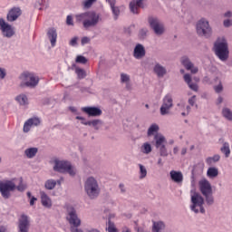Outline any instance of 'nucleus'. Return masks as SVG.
<instances>
[{
	"mask_svg": "<svg viewBox=\"0 0 232 232\" xmlns=\"http://www.w3.org/2000/svg\"><path fill=\"white\" fill-rule=\"evenodd\" d=\"M77 23H82L83 27L92 28L99 24V19L101 16L93 11L82 13L75 15Z\"/></svg>",
	"mask_w": 232,
	"mask_h": 232,
	"instance_id": "obj_1",
	"label": "nucleus"
},
{
	"mask_svg": "<svg viewBox=\"0 0 232 232\" xmlns=\"http://www.w3.org/2000/svg\"><path fill=\"white\" fill-rule=\"evenodd\" d=\"M20 88H36L39 84V77L34 72L28 71L22 72L19 75Z\"/></svg>",
	"mask_w": 232,
	"mask_h": 232,
	"instance_id": "obj_2",
	"label": "nucleus"
},
{
	"mask_svg": "<svg viewBox=\"0 0 232 232\" xmlns=\"http://www.w3.org/2000/svg\"><path fill=\"white\" fill-rule=\"evenodd\" d=\"M214 50L220 61H227V58L229 57V50L227 49V42L226 39H218L214 44Z\"/></svg>",
	"mask_w": 232,
	"mask_h": 232,
	"instance_id": "obj_3",
	"label": "nucleus"
},
{
	"mask_svg": "<svg viewBox=\"0 0 232 232\" xmlns=\"http://www.w3.org/2000/svg\"><path fill=\"white\" fill-rule=\"evenodd\" d=\"M67 220L71 225V232H82V229H79V226H81V218L77 216V212L75 208L72 207H67Z\"/></svg>",
	"mask_w": 232,
	"mask_h": 232,
	"instance_id": "obj_4",
	"label": "nucleus"
},
{
	"mask_svg": "<svg viewBox=\"0 0 232 232\" xmlns=\"http://www.w3.org/2000/svg\"><path fill=\"white\" fill-rule=\"evenodd\" d=\"M85 193L91 198H97L99 197L100 189L97 180L93 178H88L84 185Z\"/></svg>",
	"mask_w": 232,
	"mask_h": 232,
	"instance_id": "obj_5",
	"label": "nucleus"
},
{
	"mask_svg": "<svg viewBox=\"0 0 232 232\" xmlns=\"http://www.w3.org/2000/svg\"><path fill=\"white\" fill-rule=\"evenodd\" d=\"M191 210L194 211V213H198V209L197 208H199L200 213H206V209H204V198L195 190H191Z\"/></svg>",
	"mask_w": 232,
	"mask_h": 232,
	"instance_id": "obj_6",
	"label": "nucleus"
},
{
	"mask_svg": "<svg viewBox=\"0 0 232 232\" xmlns=\"http://www.w3.org/2000/svg\"><path fill=\"white\" fill-rule=\"evenodd\" d=\"M12 191H15V182L14 180H6L0 182V193L5 200L12 197Z\"/></svg>",
	"mask_w": 232,
	"mask_h": 232,
	"instance_id": "obj_7",
	"label": "nucleus"
},
{
	"mask_svg": "<svg viewBox=\"0 0 232 232\" xmlns=\"http://www.w3.org/2000/svg\"><path fill=\"white\" fill-rule=\"evenodd\" d=\"M197 33L203 37H209L211 35V27L209 26V22L202 18L197 24Z\"/></svg>",
	"mask_w": 232,
	"mask_h": 232,
	"instance_id": "obj_8",
	"label": "nucleus"
},
{
	"mask_svg": "<svg viewBox=\"0 0 232 232\" xmlns=\"http://www.w3.org/2000/svg\"><path fill=\"white\" fill-rule=\"evenodd\" d=\"M30 231V217L25 214L21 215L18 219V232H29Z\"/></svg>",
	"mask_w": 232,
	"mask_h": 232,
	"instance_id": "obj_9",
	"label": "nucleus"
},
{
	"mask_svg": "<svg viewBox=\"0 0 232 232\" xmlns=\"http://www.w3.org/2000/svg\"><path fill=\"white\" fill-rule=\"evenodd\" d=\"M41 124V118L39 117H32L29 118L24 123L23 127L24 133H28L32 128H35Z\"/></svg>",
	"mask_w": 232,
	"mask_h": 232,
	"instance_id": "obj_10",
	"label": "nucleus"
},
{
	"mask_svg": "<svg viewBox=\"0 0 232 232\" xmlns=\"http://www.w3.org/2000/svg\"><path fill=\"white\" fill-rule=\"evenodd\" d=\"M173 108V99L170 95H167L163 99V104L160 107L161 115H168L169 113V110Z\"/></svg>",
	"mask_w": 232,
	"mask_h": 232,
	"instance_id": "obj_11",
	"label": "nucleus"
},
{
	"mask_svg": "<svg viewBox=\"0 0 232 232\" xmlns=\"http://www.w3.org/2000/svg\"><path fill=\"white\" fill-rule=\"evenodd\" d=\"M150 27L154 30L157 35H161L164 34V25L157 18L149 19Z\"/></svg>",
	"mask_w": 232,
	"mask_h": 232,
	"instance_id": "obj_12",
	"label": "nucleus"
},
{
	"mask_svg": "<svg viewBox=\"0 0 232 232\" xmlns=\"http://www.w3.org/2000/svg\"><path fill=\"white\" fill-rule=\"evenodd\" d=\"M59 171L63 173H69L71 177L75 175V169L72 166V164L68 161H59Z\"/></svg>",
	"mask_w": 232,
	"mask_h": 232,
	"instance_id": "obj_13",
	"label": "nucleus"
},
{
	"mask_svg": "<svg viewBox=\"0 0 232 232\" xmlns=\"http://www.w3.org/2000/svg\"><path fill=\"white\" fill-rule=\"evenodd\" d=\"M199 191L202 195H213V188H211V183L208 179H201L198 182Z\"/></svg>",
	"mask_w": 232,
	"mask_h": 232,
	"instance_id": "obj_14",
	"label": "nucleus"
},
{
	"mask_svg": "<svg viewBox=\"0 0 232 232\" xmlns=\"http://www.w3.org/2000/svg\"><path fill=\"white\" fill-rule=\"evenodd\" d=\"M0 30H2L5 37L10 38L14 36V29H12V25L5 22V19L3 18H0Z\"/></svg>",
	"mask_w": 232,
	"mask_h": 232,
	"instance_id": "obj_15",
	"label": "nucleus"
},
{
	"mask_svg": "<svg viewBox=\"0 0 232 232\" xmlns=\"http://www.w3.org/2000/svg\"><path fill=\"white\" fill-rule=\"evenodd\" d=\"M47 41L51 43L52 48H55L57 44V29L51 27L47 31Z\"/></svg>",
	"mask_w": 232,
	"mask_h": 232,
	"instance_id": "obj_16",
	"label": "nucleus"
},
{
	"mask_svg": "<svg viewBox=\"0 0 232 232\" xmlns=\"http://www.w3.org/2000/svg\"><path fill=\"white\" fill-rule=\"evenodd\" d=\"M82 111L87 113L89 117H99L102 115V111L97 107H83L82 108Z\"/></svg>",
	"mask_w": 232,
	"mask_h": 232,
	"instance_id": "obj_17",
	"label": "nucleus"
},
{
	"mask_svg": "<svg viewBox=\"0 0 232 232\" xmlns=\"http://www.w3.org/2000/svg\"><path fill=\"white\" fill-rule=\"evenodd\" d=\"M181 64H183L186 70H189L191 73L198 72V68L195 67V65H193V63H191V61H189V58H188L187 56H183L181 58Z\"/></svg>",
	"mask_w": 232,
	"mask_h": 232,
	"instance_id": "obj_18",
	"label": "nucleus"
},
{
	"mask_svg": "<svg viewBox=\"0 0 232 232\" xmlns=\"http://www.w3.org/2000/svg\"><path fill=\"white\" fill-rule=\"evenodd\" d=\"M21 8L13 7L7 14V21L9 23H14V21H17V18L21 15Z\"/></svg>",
	"mask_w": 232,
	"mask_h": 232,
	"instance_id": "obj_19",
	"label": "nucleus"
},
{
	"mask_svg": "<svg viewBox=\"0 0 232 232\" xmlns=\"http://www.w3.org/2000/svg\"><path fill=\"white\" fill-rule=\"evenodd\" d=\"M37 153H39V148L29 147L24 150V156L25 157V159H35Z\"/></svg>",
	"mask_w": 232,
	"mask_h": 232,
	"instance_id": "obj_20",
	"label": "nucleus"
},
{
	"mask_svg": "<svg viewBox=\"0 0 232 232\" xmlns=\"http://www.w3.org/2000/svg\"><path fill=\"white\" fill-rule=\"evenodd\" d=\"M133 55L135 59H142L146 55V49L142 44H138L134 48Z\"/></svg>",
	"mask_w": 232,
	"mask_h": 232,
	"instance_id": "obj_21",
	"label": "nucleus"
},
{
	"mask_svg": "<svg viewBox=\"0 0 232 232\" xmlns=\"http://www.w3.org/2000/svg\"><path fill=\"white\" fill-rule=\"evenodd\" d=\"M143 0H132L130 3V10L132 14H139V8H144V5H142Z\"/></svg>",
	"mask_w": 232,
	"mask_h": 232,
	"instance_id": "obj_22",
	"label": "nucleus"
},
{
	"mask_svg": "<svg viewBox=\"0 0 232 232\" xmlns=\"http://www.w3.org/2000/svg\"><path fill=\"white\" fill-rule=\"evenodd\" d=\"M169 175L171 180L176 184H180L184 180V175L180 171L171 170Z\"/></svg>",
	"mask_w": 232,
	"mask_h": 232,
	"instance_id": "obj_23",
	"label": "nucleus"
},
{
	"mask_svg": "<svg viewBox=\"0 0 232 232\" xmlns=\"http://www.w3.org/2000/svg\"><path fill=\"white\" fill-rule=\"evenodd\" d=\"M41 202L44 208H52V199L44 192H40Z\"/></svg>",
	"mask_w": 232,
	"mask_h": 232,
	"instance_id": "obj_24",
	"label": "nucleus"
},
{
	"mask_svg": "<svg viewBox=\"0 0 232 232\" xmlns=\"http://www.w3.org/2000/svg\"><path fill=\"white\" fill-rule=\"evenodd\" d=\"M15 101L16 102H18V104H20V106H28V104L30 103L28 102V96H26V94L24 93L17 95L15 97Z\"/></svg>",
	"mask_w": 232,
	"mask_h": 232,
	"instance_id": "obj_25",
	"label": "nucleus"
},
{
	"mask_svg": "<svg viewBox=\"0 0 232 232\" xmlns=\"http://www.w3.org/2000/svg\"><path fill=\"white\" fill-rule=\"evenodd\" d=\"M184 81L188 85V88L190 90H193V92H198V85L197 83H191V75L185 74L184 75Z\"/></svg>",
	"mask_w": 232,
	"mask_h": 232,
	"instance_id": "obj_26",
	"label": "nucleus"
},
{
	"mask_svg": "<svg viewBox=\"0 0 232 232\" xmlns=\"http://www.w3.org/2000/svg\"><path fill=\"white\" fill-rule=\"evenodd\" d=\"M154 72L158 75V77H164V75H166V68L159 63L155 65Z\"/></svg>",
	"mask_w": 232,
	"mask_h": 232,
	"instance_id": "obj_27",
	"label": "nucleus"
},
{
	"mask_svg": "<svg viewBox=\"0 0 232 232\" xmlns=\"http://www.w3.org/2000/svg\"><path fill=\"white\" fill-rule=\"evenodd\" d=\"M154 139L156 140V148H160L166 144V138L160 134H157Z\"/></svg>",
	"mask_w": 232,
	"mask_h": 232,
	"instance_id": "obj_28",
	"label": "nucleus"
},
{
	"mask_svg": "<svg viewBox=\"0 0 232 232\" xmlns=\"http://www.w3.org/2000/svg\"><path fill=\"white\" fill-rule=\"evenodd\" d=\"M166 226L162 223V221L160 222H154L152 227V232H163Z\"/></svg>",
	"mask_w": 232,
	"mask_h": 232,
	"instance_id": "obj_29",
	"label": "nucleus"
},
{
	"mask_svg": "<svg viewBox=\"0 0 232 232\" xmlns=\"http://www.w3.org/2000/svg\"><path fill=\"white\" fill-rule=\"evenodd\" d=\"M140 151L145 155H150V153H151L152 151L151 144L148 142L143 143L142 146L140 147Z\"/></svg>",
	"mask_w": 232,
	"mask_h": 232,
	"instance_id": "obj_30",
	"label": "nucleus"
},
{
	"mask_svg": "<svg viewBox=\"0 0 232 232\" xmlns=\"http://www.w3.org/2000/svg\"><path fill=\"white\" fill-rule=\"evenodd\" d=\"M207 175L210 179H215V177H218V169L215 167L208 168Z\"/></svg>",
	"mask_w": 232,
	"mask_h": 232,
	"instance_id": "obj_31",
	"label": "nucleus"
},
{
	"mask_svg": "<svg viewBox=\"0 0 232 232\" xmlns=\"http://www.w3.org/2000/svg\"><path fill=\"white\" fill-rule=\"evenodd\" d=\"M221 152L224 153L225 157L227 159L231 155V150L229 149V143L225 142L223 148L220 149Z\"/></svg>",
	"mask_w": 232,
	"mask_h": 232,
	"instance_id": "obj_32",
	"label": "nucleus"
},
{
	"mask_svg": "<svg viewBox=\"0 0 232 232\" xmlns=\"http://www.w3.org/2000/svg\"><path fill=\"white\" fill-rule=\"evenodd\" d=\"M218 160H220V155L216 154L213 157L207 158L206 162L208 166H211L213 162H218Z\"/></svg>",
	"mask_w": 232,
	"mask_h": 232,
	"instance_id": "obj_33",
	"label": "nucleus"
},
{
	"mask_svg": "<svg viewBox=\"0 0 232 232\" xmlns=\"http://www.w3.org/2000/svg\"><path fill=\"white\" fill-rule=\"evenodd\" d=\"M57 182L54 179H48L47 181H45L44 184V188H46L47 189H53V188H55V186H57Z\"/></svg>",
	"mask_w": 232,
	"mask_h": 232,
	"instance_id": "obj_34",
	"label": "nucleus"
},
{
	"mask_svg": "<svg viewBox=\"0 0 232 232\" xmlns=\"http://www.w3.org/2000/svg\"><path fill=\"white\" fill-rule=\"evenodd\" d=\"M108 232H119V229H117V227H115V223L111 222V220L109 219L108 221Z\"/></svg>",
	"mask_w": 232,
	"mask_h": 232,
	"instance_id": "obj_35",
	"label": "nucleus"
},
{
	"mask_svg": "<svg viewBox=\"0 0 232 232\" xmlns=\"http://www.w3.org/2000/svg\"><path fill=\"white\" fill-rule=\"evenodd\" d=\"M140 179H146V175H148V170L144 165L140 164Z\"/></svg>",
	"mask_w": 232,
	"mask_h": 232,
	"instance_id": "obj_36",
	"label": "nucleus"
},
{
	"mask_svg": "<svg viewBox=\"0 0 232 232\" xmlns=\"http://www.w3.org/2000/svg\"><path fill=\"white\" fill-rule=\"evenodd\" d=\"M75 73L77 74L78 79H84V77H86V72L79 67L75 69Z\"/></svg>",
	"mask_w": 232,
	"mask_h": 232,
	"instance_id": "obj_37",
	"label": "nucleus"
},
{
	"mask_svg": "<svg viewBox=\"0 0 232 232\" xmlns=\"http://www.w3.org/2000/svg\"><path fill=\"white\" fill-rule=\"evenodd\" d=\"M222 114L225 117V119H227V121H232V112L229 109H223Z\"/></svg>",
	"mask_w": 232,
	"mask_h": 232,
	"instance_id": "obj_38",
	"label": "nucleus"
},
{
	"mask_svg": "<svg viewBox=\"0 0 232 232\" xmlns=\"http://www.w3.org/2000/svg\"><path fill=\"white\" fill-rule=\"evenodd\" d=\"M121 82H126L127 83V88L128 90H130V75L126 74V73H121Z\"/></svg>",
	"mask_w": 232,
	"mask_h": 232,
	"instance_id": "obj_39",
	"label": "nucleus"
},
{
	"mask_svg": "<svg viewBox=\"0 0 232 232\" xmlns=\"http://www.w3.org/2000/svg\"><path fill=\"white\" fill-rule=\"evenodd\" d=\"M35 8H38V10H45V8H47V5H44V0H38L35 5H34Z\"/></svg>",
	"mask_w": 232,
	"mask_h": 232,
	"instance_id": "obj_40",
	"label": "nucleus"
},
{
	"mask_svg": "<svg viewBox=\"0 0 232 232\" xmlns=\"http://www.w3.org/2000/svg\"><path fill=\"white\" fill-rule=\"evenodd\" d=\"M156 131H159V125L152 124L148 130V135H153V133H156Z\"/></svg>",
	"mask_w": 232,
	"mask_h": 232,
	"instance_id": "obj_41",
	"label": "nucleus"
},
{
	"mask_svg": "<svg viewBox=\"0 0 232 232\" xmlns=\"http://www.w3.org/2000/svg\"><path fill=\"white\" fill-rule=\"evenodd\" d=\"M15 189H17V191H20L21 193H23V191L26 189V186L23 183V178L20 179L19 185H15Z\"/></svg>",
	"mask_w": 232,
	"mask_h": 232,
	"instance_id": "obj_42",
	"label": "nucleus"
},
{
	"mask_svg": "<svg viewBox=\"0 0 232 232\" xmlns=\"http://www.w3.org/2000/svg\"><path fill=\"white\" fill-rule=\"evenodd\" d=\"M76 63H78L80 64H86L88 63V59H86V57H84L82 55H78L76 57Z\"/></svg>",
	"mask_w": 232,
	"mask_h": 232,
	"instance_id": "obj_43",
	"label": "nucleus"
},
{
	"mask_svg": "<svg viewBox=\"0 0 232 232\" xmlns=\"http://www.w3.org/2000/svg\"><path fill=\"white\" fill-rule=\"evenodd\" d=\"M203 197H205L206 202L207 204H208V206H211V204H213V194L203 195Z\"/></svg>",
	"mask_w": 232,
	"mask_h": 232,
	"instance_id": "obj_44",
	"label": "nucleus"
},
{
	"mask_svg": "<svg viewBox=\"0 0 232 232\" xmlns=\"http://www.w3.org/2000/svg\"><path fill=\"white\" fill-rule=\"evenodd\" d=\"M160 153L161 157H168V150H166V146L162 145L160 147Z\"/></svg>",
	"mask_w": 232,
	"mask_h": 232,
	"instance_id": "obj_45",
	"label": "nucleus"
},
{
	"mask_svg": "<svg viewBox=\"0 0 232 232\" xmlns=\"http://www.w3.org/2000/svg\"><path fill=\"white\" fill-rule=\"evenodd\" d=\"M66 24H68V26H73V17L72 15L67 16Z\"/></svg>",
	"mask_w": 232,
	"mask_h": 232,
	"instance_id": "obj_46",
	"label": "nucleus"
},
{
	"mask_svg": "<svg viewBox=\"0 0 232 232\" xmlns=\"http://www.w3.org/2000/svg\"><path fill=\"white\" fill-rule=\"evenodd\" d=\"M95 1H97V0H86L84 2L85 8H91L92 5H93L95 3Z\"/></svg>",
	"mask_w": 232,
	"mask_h": 232,
	"instance_id": "obj_47",
	"label": "nucleus"
},
{
	"mask_svg": "<svg viewBox=\"0 0 232 232\" xmlns=\"http://www.w3.org/2000/svg\"><path fill=\"white\" fill-rule=\"evenodd\" d=\"M111 10L113 15H115V19H117V17H119V14H121V10H119V7H112Z\"/></svg>",
	"mask_w": 232,
	"mask_h": 232,
	"instance_id": "obj_48",
	"label": "nucleus"
},
{
	"mask_svg": "<svg viewBox=\"0 0 232 232\" xmlns=\"http://www.w3.org/2000/svg\"><path fill=\"white\" fill-rule=\"evenodd\" d=\"M88 126H97L98 124H101V121L99 120H93L92 121H87Z\"/></svg>",
	"mask_w": 232,
	"mask_h": 232,
	"instance_id": "obj_49",
	"label": "nucleus"
},
{
	"mask_svg": "<svg viewBox=\"0 0 232 232\" xmlns=\"http://www.w3.org/2000/svg\"><path fill=\"white\" fill-rule=\"evenodd\" d=\"M6 77V69L0 67V79Z\"/></svg>",
	"mask_w": 232,
	"mask_h": 232,
	"instance_id": "obj_50",
	"label": "nucleus"
},
{
	"mask_svg": "<svg viewBox=\"0 0 232 232\" xmlns=\"http://www.w3.org/2000/svg\"><path fill=\"white\" fill-rule=\"evenodd\" d=\"M214 90H215L216 93H220V92H222V90H224V88L222 87V83H219L218 86H215Z\"/></svg>",
	"mask_w": 232,
	"mask_h": 232,
	"instance_id": "obj_51",
	"label": "nucleus"
},
{
	"mask_svg": "<svg viewBox=\"0 0 232 232\" xmlns=\"http://www.w3.org/2000/svg\"><path fill=\"white\" fill-rule=\"evenodd\" d=\"M223 24L226 28H229V26H232V20L227 19L224 21Z\"/></svg>",
	"mask_w": 232,
	"mask_h": 232,
	"instance_id": "obj_52",
	"label": "nucleus"
},
{
	"mask_svg": "<svg viewBox=\"0 0 232 232\" xmlns=\"http://www.w3.org/2000/svg\"><path fill=\"white\" fill-rule=\"evenodd\" d=\"M77 121H82V124H84L85 126H88V121H86V119L81 116H76Z\"/></svg>",
	"mask_w": 232,
	"mask_h": 232,
	"instance_id": "obj_53",
	"label": "nucleus"
},
{
	"mask_svg": "<svg viewBox=\"0 0 232 232\" xmlns=\"http://www.w3.org/2000/svg\"><path fill=\"white\" fill-rule=\"evenodd\" d=\"M195 101H197V96H192V97L188 100V103L190 104V106H194Z\"/></svg>",
	"mask_w": 232,
	"mask_h": 232,
	"instance_id": "obj_54",
	"label": "nucleus"
},
{
	"mask_svg": "<svg viewBox=\"0 0 232 232\" xmlns=\"http://www.w3.org/2000/svg\"><path fill=\"white\" fill-rule=\"evenodd\" d=\"M88 43H90V38H88L86 36L82 38V45L88 44Z\"/></svg>",
	"mask_w": 232,
	"mask_h": 232,
	"instance_id": "obj_55",
	"label": "nucleus"
},
{
	"mask_svg": "<svg viewBox=\"0 0 232 232\" xmlns=\"http://www.w3.org/2000/svg\"><path fill=\"white\" fill-rule=\"evenodd\" d=\"M189 110H191V108L189 107V106H186V111H183V112H181V115L183 116V117H186V115H188V113H189Z\"/></svg>",
	"mask_w": 232,
	"mask_h": 232,
	"instance_id": "obj_56",
	"label": "nucleus"
},
{
	"mask_svg": "<svg viewBox=\"0 0 232 232\" xmlns=\"http://www.w3.org/2000/svg\"><path fill=\"white\" fill-rule=\"evenodd\" d=\"M77 37H73L71 42H70V44L71 46H75L77 44Z\"/></svg>",
	"mask_w": 232,
	"mask_h": 232,
	"instance_id": "obj_57",
	"label": "nucleus"
},
{
	"mask_svg": "<svg viewBox=\"0 0 232 232\" xmlns=\"http://www.w3.org/2000/svg\"><path fill=\"white\" fill-rule=\"evenodd\" d=\"M54 163H55L53 167L54 171H59V160H55Z\"/></svg>",
	"mask_w": 232,
	"mask_h": 232,
	"instance_id": "obj_58",
	"label": "nucleus"
},
{
	"mask_svg": "<svg viewBox=\"0 0 232 232\" xmlns=\"http://www.w3.org/2000/svg\"><path fill=\"white\" fill-rule=\"evenodd\" d=\"M111 5V8H115V0H107Z\"/></svg>",
	"mask_w": 232,
	"mask_h": 232,
	"instance_id": "obj_59",
	"label": "nucleus"
},
{
	"mask_svg": "<svg viewBox=\"0 0 232 232\" xmlns=\"http://www.w3.org/2000/svg\"><path fill=\"white\" fill-rule=\"evenodd\" d=\"M36 200H37V198L32 197L31 200H30V206H34V204H35Z\"/></svg>",
	"mask_w": 232,
	"mask_h": 232,
	"instance_id": "obj_60",
	"label": "nucleus"
},
{
	"mask_svg": "<svg viewBox=\"0 0 232 232\" xmlns=\"http://www.w3.org/2000/svg\"><path fill=\"white\" fill-rule=\"evenodd\" d=\"M135 229L137 232H150V231H145L143 227H135Z\"/></svg>",
	"mask_w": 232,
	"mask_h": 232,
	"instance_id": "obj_61",
	"label": "nucleus"
},
{
	"mask_svg": "<svg viewBox=\"0 0 232 232\" xmlns=\"http://www.w3.org/2000/svg\"><path fill=\"white\" fill-rule=\"evenodd\" d=\"M121 232H131V229H130V227H123L121 228Z\"/></svg>",
	"mask_w": 232,
	"mask_h": 232,
	"instance_id": "obj_62",
	"label": "nucleus"
},
{
	"mask_svg": "<svg viewBox=\"0 0 232 232\" xmlns=\"http://www.w3.org/2000/svg\"><path fill=\"white\" fill-rule=\"evenodd\" d=\"M7 228L5 226H0V232H6Z\"/></svg>",
	"mask_w": 232,
	"mask_h": 232,
	"instance_id": "obj_63",
	"label": "nucleus"
},
{
	"mask_svg": "<svg viewBox=\"0 0 232 232\" xmlns=\"http://www.w3.org/2000/svg\"><path fill=\"white\" fill-rule=\"evenodd\" d=\"M225 17H231V15H232V13H231V11H227V13H225Z\"/></svg>",
	"mask_w": 232,
	"mask_h": 232,
	"instance_id": "obj_64",
	"label": "nucleus"
}]
</instances>
